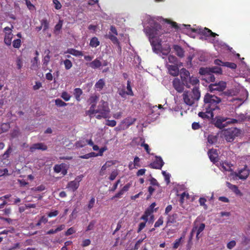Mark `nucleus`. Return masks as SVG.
<instances>
[{
  "mask_svg": "<svg viewBox=\"0 0 250 250\" xmlns=\"http://www.w3.org/2000/svg\"><path fill=\"white\" fill-rule=\"evenodd\" d=\"M145 30L149 37L153 51L157 53L161 52L163 55H167L170 52L171 48L169 44H166L164 47L162 46V40L159 38L163 33L160 24L156 23L155 27H147Z\"/></svg>",
  "mask_w": 250,
  "mask_h": 250,
  "instance_id": "f257e3e1",
  "label": "nucleus"
},
{
  "mask_svg": "<svg viewBox=\"0 0 250 250\" xmlns=\"http://www.w3.org/2000/svg\"><path fill=\"white\" fill-rule=\"evenodd\" d=\"M221 101V99L215 95L206 93L204 98L203 107L211 117H213V111L220 109L218 104Z\"/></svg>",
  "mask_w": 250,
  "mask_h": 250,
  "instance_id": "f03ea898",
  "label": "nucleus"
},
{
  "mask_svg": "<svg viewBox=\"0 0 250 250\" xmlns=\"http://www.w3.org/2000/svg\"><path fill=\"white\" fill-rule=\"evenodd\" d=\"M184 103L188 105H192L198 101L201 96L200 91L198 87H193L191 91H185L183 94Z\"/></svg>",
  "mask_w": 250,
  "mask_h": 250,
  "instance_id": "7ed1b4c3",
  "label": "nucleus"
},
{
  "mask_svg": "<svg viewBox=\"0 0 250 250\" xmlns=\"http://www.w3.org/2000/svg\"><path fill=\"white\" fill-rule=\"evenodd\" d=\"M97 110H98L99 114L96 116V119L100 120L102 118L106 119L108 118L110 109L107 102L102 100L99 103Z\"/></svg>",
  "mask_w": 250,
  "mask_h": 250,
  "instance_id": "20e7f679",
  "label": "nucleus"
},
{
  "mask_svg": "<svg viewBox=\"0 0 250 250\" xmlns=\"http://www.w3.org/2000/svg\"><path fill=\"white\" fill-rule=\"evenodd\" d=\"M214 125L219 129H223L228 125L238 123L236 119H230L223 116H217L214 120Z\"/></svg>",
  "mask_w": 250,
  "mask_h": 250,
  "instance_id": "39448f33",
  "label": "nucleus"
},
{
  "mask_svg": "<svg viewBox=\"0 0 250 250\" xmlns=\"http://www.w3.org/2000/svg\"><path fill=\"white\" fill-rule=\"evenodd\" d=\"M241 130L236 127L229 128L223 131L224 137L228 142H232L236 137L241 134Z\"/></svg>",
  "mask_w": 250,
  "mask_h": 250,
  "instance_id": "423d86ee",
  "label": "nucleus"
},
{
  "mask_svg": "<svg viewBox=\"0 0 250 250\" xmlns=\"http://www.w3.org/2000/svg\"><path fill=\"white\" fill-rule=\"evenodd\" d=\"M118 35V32L116 27L113 25H111L110 27V31L108 34L105 36V38L109 39L112 42L116 45L118 49L121 51V46L120 45V42L116 36Z\"/></svg>",
  "mask_w": 250,
  "mask_h": 250,
  "instance_id": "0eeeda50",
  "label": "nucleus"
},
{
  "mask_svg": "<svg viewBox=\"0 0 250 250\" xmlns=\"http://www.w3.org/2000/svg\"><path fill=\"white\" fill-rule=\"evenodd\" d=\"M181 80L187 88H190L191 85L194 86V87L198 88V86L199 85V80L195 77H189V78L187 80L186 77L182 76Z\"/></svg>",
  "mask_w": 250,
  "mask_h": 250,
  "instance_id": "6e6552de",
  "label": "nucleus"
},
{
  "mask_svg": "<svg viewBox=\"0 0 250 250\" xmlns=\"http://www.w3.org/2000/svg\"><path fill=\"white\" fill-rule=\"evenodd\" d=\"M83 175L81 174L77 176L75 180L68 183L67 185V188L72 190L75 191L79 187L80 182L82 180Z\"/></svg>",
  "mask_w": 250,
  "mask_h": 250,
  "instance_id": "1a4fd4ad",
  "label": "nucleus"
},
{
  "mask_svg": "<svg viewBox=\"0 0 250 250\" xmlns=\"http://www.w3.org/2000/svg\"><path fill=\"white\" fill-rule=\"evenodd\" d=\"M192 32L198 33L206 37H215L217 35V34L212 32L211 30L206 27L203 29L201 28L192 29Z\"/></svg>",
  "mask_w": 250,
  "mask_h": 250,
  "instance_id": "9d476101",
  "label": "nucleus"
},
{
  "mask_svg": "<svg viewBox=\"0 0 250 250\" xmlns=\"http://www.w3.org/2000/svg\"><path fill=\"white\" fill-rule=\"evenodd\" d=\"M199 73L201 75H206L209 73L221 74L222 73V70L220 67H213L211 68L201 67L199 69Z\"/></svg>",
  "mask_w": 250,
  "mask_h": 250,
  "instance_id": "9b49d317",
  "label": "nucleus"
},
{
  "mask_svg": "<svg viewBox=\"0 0 250 250\" xmlns=\"http://www.w3.org/2000/svg\"><path fill=\"white\" fill-rule=\"evenodd\" d=\"M226 88V83L223 81H220L218 83H211L209 85L210 92L213 91H223Z\"/></svg>",
  "mask_w": 250,
  "mask_h": 250,
  "instance_id": "f8f14e48",
  "label": "nucleus"
},
{
  "mask_svg": "<svg viewBox=\"0 0 250 250\" xmlns=\"http://www.w3.org/2000/svg\"><path fill=\"white\" fill-rule=\"evenodd\" d=\"M172 85L174 89L178 93H182L184 89V85L183 82L178 78H175L172 81Z\"/></svg>",
  "mask_w": 250,
  "mask_h": 250,
  "instance_id": "ddd939ff",
  "label": "nucleus"
},
{
  "mask_svg": "<svg viewBox=\"0 0 250 250\" xmlns=\"http://www.w3.org/2000/svg\"><path fill=\"white\" fill-rule=\"evenodd\" d=\"M155 160L149 165L150 167L154 169H161L164 165L162 158L160 156H156Z\"/></svg>",
  "mask_w": 250,
  "mask_h": 250,
  "instance_id": "4468645a",
  "label": "nucleus"
},
{
  "mask_svg": "<svg viewBox=\"0 0 250 250\" xmlns=\"http://www.w3.org/2000/svg\"><path fill=\"white\" fill-rule=\"evenodd\" d=\"M214 63L217 65L226 66L232 69H235L237 67V65L234 62H224L219 59L215 60Z\"/></svg>",
  "mask_w": 250,
  "mask_h": 250,
  "instance_id": "2eb2a0df",
  "label": "nucleus"
},
{
  "mask_svg": "<svg viewBox=\"0 0 250 250\" xmlns=\"http://www.w3.org/2000/svg\"><path fill=\"white\" fill-rule=\"evenodd\" d=\"M47 149V146L45 145L42 143H39L33 144L30 147V151L31 152H34L36 149L46 150Z\"/></svg>",
  "mask_w": 250,
  "mask_h": 250,
  "instance_id": "dca6fc26",
  "label": "nucleus"
},
{
  "mask_svg": "<svg viewBox=\"0 0 250 250\" xmlns=\"http://www.w3.org/2000/svg\"><path fill=\"white\" fill-rule=\"evenodd\" d=\"M208 155L210 160L213 163L218 161V153L215 149H210L208 151Z\"/></svg>",
  "mask_w": 250,
  "mask_h": 250,
  "instance_id": "f3484780",
  "label": "nucleus"
},
{
  "mask_svg": "<svg viewBox=\"0 0 250 250\" xmlns=\"http://www.w3.org/2000/svg\"><path fill=\"white\" fill-rule=\"evenodd\" d=\"M13 38V34L12 32H5L4 37V42L7 46H10L12 43V40Z\"/></svg>",
  "mask_w": 250,
  "mask_h": 250,
  "instance_id": "a211bd4d",
  "label": "nucleus"
},
{
  "mask_svg": "<svg viewBox=\"0 0 250 250\" xmlns=\"http://www.w3.org/2000/svg\"><path fill=\"white\" fill-rule=\"evenodd\" d=\"M173 48L178 57L180 58L184 57L185 51L181 46L178 45H174L173 46Z\"/></svg>",
  "mask_w": 250,
  "mask_h": 250,
  "instance_id": "6ab92c4d",
  "label": "nucleus"
},
{
  "mask_svg": "<svg viewBox=\"0 0 250 250\" xmlns=\"http://www.w3.org/2000/svg\"><path fill=\"white\" fill-rule=\"evenodd\" d=\"M168 70L169 74L173 76H177L179 74V68L176 65H169L168 67Z\"/></svg>",
  "mask_w": 250,
  "mask_h": 250,
  "instance_id": "aec40b11",
  "label": "nucleus"
},
{
  "mask_svg": "<svg viewBox=\"0 0 250 250\" xmlns=\"http://www.w3.org/2000/svg\"><path fill=\"white\" fill-rule=\"evenodd\" d=\"M227 185L229 189H230L233 192H234L235 194L239 196L242 195V193L236 185H232L229 182L227 183Z\"/></svg>",
  "mask_w": 250,
  "mask_h": 250,
  "instance_id": "412c9836",
  "label": "nucleus"
},
{
  "mask_svg": "<svg viewBox=\"0 0 250 250\" xmlns=\"http://www.w3.org/2000/svg\"><path fill=\"white\" fill-rule=\"evenodd\" d=\"M63 24V20H59L57 24L54 27V33L56 35H58L60 33V31L62 28Z\"/></svg>",
  "mask_w": 250,
  "mask_h": 250,
  "instance_id": "4be33fe9",
  "label": "nucleus"
},
{
  "mask_svg": "<svg viewBox=\"0 0 250 250\" xmlns=\"http://www.w3.org/2000/svg\"><path fill=\"white\" fill-rule=\"evenodd\" d=\"M64 53H69L76 57L83 56V53L81 51H80L73 48H68L64 52Z\"/></svg>",
  "mask_w": 250,
  "mask_h": 250,
  "instance_id": "5701e85b",
  "label": "nucleus"
},
{
  "mask_svg": "<svg viewBox=\"0 0 250 250\" xmlns=\"http://www.w3.org/2000/svg\"><path fill=\"white\" fill-rule=\"evenodd\" d=\"M40 22L43 28V32H45L49 27V22L46 18L42 19Z\"/></svg>",
  "mask_w": 250,
  "mask_h": 250,
  "instance_id": "b1692460",
  "label": "nucleus"
},
{
  "mask_svg": "<svg viewBox=\"0 0 250 250\" xmlns=\"http://www.w3.org/2000/svg\"><path fill=\"white\" fill-rule=\"evenodd\" d=\"M105 85V82L104 79H101L99 80H98V82H96V83L95 84V87L97 89L98 91H100Z\"/></svg>",
  "mask_w": 250,
  "mask_h": 250,
  "instance_id": "393cba45",
  "label": "nucleus"
},
{
  "mask_svg": "<svg viewBox=\"0 0 250 250\" xmlns=\"http://www.w3.org/2000/svg\"><path fill=\"white\" fill-rule=\"evenodd\" d=\"M83 94L82 90L80 88H76L74 90V95L75 99L78 102L81 101L80 97Z\"/></svg>",
  "mask_w": 250,
  "mask_h": 250,
  "instance_id": "a878e982",
  "label": "nucleus"
},
{
  "mask_svg": "<svg viewBox=\"0 0 250 250\" xmlns=\"http://www.w3.org/2000/svg\"><path fill=\"white\" fill-rule=\"evenodd\" d=\"M166 22H167L168 24H170L171 27L174 28L175 30L177 31L182 30L181 25L180 26H179L178 24L175 21H171L170 20L166 19Z\"/></svg>",
  "mask_w": 250,
  "mask_h": 250,
  "instance_id": "bb28decb",
  "label": "nucleus"
},
{
  "mask_svg": "<svg viewBox=\"0 0 250 250\" xmlns=\"http://www.w3.org/2000/svg\"><path fill=\"white\" fill-rule=\"evenodd\" d=\"M102 65L101 61L97 59H96L91 62L90 63L89 66L93 69L99 68Z\"/></svg>",
  "mask_w": 250,
  "mask_h": 250,
  "instance_id": "cd10ccee",
  "label": "nucleus"
},
{
  "mask_svg": "<svg viewBox=\"0 0 250 250\" xmlns=\"http://www.w3.org/2000/svg\"><path fill=\"white\" fill-rule=\"evenodd\" d=\"M100 45V42L98 39L96 37H93L90 41L89 45L92 47H97Z\"/></svg>",
  "mask_w": 250,
  "mask_h": 250,
  "instance_id": "c85d7f7f",
  "label": "nucleus"
},
{
  "mask_svg": "<svg viewBox=\"0 0 250 250\" xmlns=\"http://www.w3.org/2000/svg\"><path fill=\"white\" fill-rule=\"evenodd\" d=\"M218 136L212 134H210L208 136V143L211 145L214 144L217 142Z\"/></svg>",
  "mask_w": 250,
  "mask_h": 250,
  "instance_id": "c756f323",
  "label": "nucleus"
},
{
  "mask_svg": "<svg viewBox=\"0 0 250 250\" xmlns=\"http://www.w3.org/2000/svg\"><path fill=\"white\" fill-rule=\"evenodd\" d=\"M10 127V123H4L0 125V130L1 133L7 131Z\"/></svg>",
  "mask_w": 250,
  "mask_h": 250,
  "instance_id": "7c9ffc66",
  "label": "nucleus"
},
{
  "mask_svg": "<svg viewBox=\"0 0 250 250\" xmlns=\"http://www.w3.org/2000/svg\"><path fill=\"white\" fill-rule=\"evenodd\" d=\"M220 167L225 171H229L231 168L230 164L226 162H222V163H220Z\"/></svg>",
  "mask_w": 250,
  "mask_h": 250,
  "instance_id": "2f4dec72",
  "label": "nucleus"
},
{
  "mask_svg": "<svg viewBox=\"0 0 250 250\" xmlns=\"http://www.w3.org/2000/svg\"><path fill=\"white\" fill-rule=\"evenodd\" d=\"M198 116L204 119H209L210 118H212L213 117H211L210 115L208 114L206 111L205 112H200L198 113Z\"/></svg>",
  "mask_w": 250,
  "mask_h": 250,
  "instance_id": "473e14b6",
  "label": "nucleus"
},
{
  "mask_svg": "<svg viewBox=\"0 0 250 250\" xmlns=\"http://www.w3.org/2000/svg\"><path fill=\"white\" fill-rule=\"evenodd\" d=\"M99 98V96L96 95H92L89 98L88 102L89 103V104H97Z\"/></svg>",
  "mask_w": 250,
  "mask_h": 250,
  "instance_id": "72a5a7b5",
  "label": "nucleus"
},
{
  "mask_svg": "<svg viewBox=\"0 0 250 250\" xmlns=\"http://www.w3.org/2000/svg\"><path fill=\"white\" fill-rule=\"evenodd\" d=\"M118 174L119 172L118 170L114 169L111 172L109 177H108V179L110 181H113L116 179Z\"/></svg>",
  "mask_w": 250,
  "mask_h": 250,
  "instance_id": "f704fd0d",
  "label": "nucleus"
},
{
  "mask_svg": "<svg viewBox=\"0 0 250 250\" xmlns=\"http://www.w3.org/2000/svg\"><path fill=\"white\" fill-rule=\"evenodd\" d=\"M86 145V142H85V140H80L79 141L76 142L75 144V146L77 148L83 147Z\"/></svg>",
  "mask_w": 250,
  "mask_h": 250,
  "instance_id": "c9c22d12",
  "label": "nucleus"
},
{
  "mask_svg": "<svg viewBox=\"0 0 250 250\" xmlns=\"http://www.w3.org/2000/svg\"><path fill=\"white\" fill-rule=\"evenodd\" d=\"M63 64L64 65V67L66 70L70 69L72 66V62L68 59H66L63 61Z\"/></svg>",
  "mask_w": 250,
  "mask_h": 250,
  "instance_id": "e433bc0d",
  "label": "nucleus"
},
{
  "mask_svg": "<svg viewBox=\"0 0 250 250\" xmlns=\"http://www.w3.org/2000/svg\"><path fill=\"white\" fill-rule=\"evenodd\" d=\"M205 75H206V79L207 80V81H208L209 82H214L215 81V78L214 75L212 74V73H207Z\"/></svg>",
  "mask_w": 250,
  "mask_h": 250,
  "instance_id": "4c0bfd02",
  "label": "nucleus"
},
{
  "mask_svg": "<svg viewBox=\"0 0 250 250\" xmlns=\"http://www.w3.org/2000/svg\"><path fill=\"white\" fill-rule=\"evenodd\" d=\"M130 84H131L130 81L128 80L127 82V86H126V88L127 90V91H126L127 95H130V96H133V92L132 90V88H131Z\"/></svg>",
  "mask_w": 250,
  "mask_h": 250,
  "instance_id": "58836bf2",
  "label": "nucleus"
},
{
  "mask_svg": "<svg viewBox=\"0 0 250 250\" xmlns=\"http://www.w3.org/2000/svg\"><path fill=\"white\" fill-rule=\"evenodd\" d=\"M136 120L135 118H127L125 120L124 123L126 124L128 126L132 125L136 121Z\"/></svg>",
  "mask_w": 250,
  "mask_h": 250,
  "instance_id": "ea45409f",
  "label": "nucleus"
},
{
  "mask_svg": "<svg viewBox=\"0 0 250 250\" xmlns=\"http://www.w3.org/2000/svg\"><path fill=\"white\" fill-rule=\"evenodd\" d=\"M12 43L13 46L15 48L19 49L21 46V40L20 39L14 40Z\"/></svg>",
  "mask_w": 250,
  "mask_h": 250,
  "instance_id": "a19ab883",
  "label": "nucleus"
},
{
  "mask_svg": "<svg viewBox=\"0 0 250 250\" xmlns=\"http://www.w3.org/2000/svg\"><path fill=\"white\" fill-rule=\"evenodd\" d=\"M153 211L152 210H150V209L147 208L144 214L141 217L140 219H147L148 216H150L151 214L153 213Z\"/></svg>",
  "mask_w": 250,
  "mask_h": 250,
  "instance_id": "79ce46f5",
  "label": "nucleus"
},
{
  "mask_svg": "<svg viewBox=\"0 0 250 250\" xmlns=\"http://www.w3.org/2000/svg\"><path fill=\"white\" fill-rule=\"evenodd\" d=\"M47 54L44 57L42 62H43V64L47 65L48 64V63L49 62L50 59V56L49 55L50 51L49 50H47Z\"/></svg>",
  "mask_w": 250,
  "mask_h": 250,
  "instance_id": "37998d69",
  "label": "nucleus"
},
{
  "mask_svg": "<svg viewBox=\"0 0 250 250\" xmlns=\"http://www.w3.org/2000/svg\"><path fill=\"white\" fill-rule=\"evenodd\" d=\"M38 57L37 56L34 58L33 60L31 61V68L36 69L38 67Z\"/></svg>",
  "mask_w": 250,
  "mask_h": 250,
  "instance_id": "c03bdc74",
  "label": "nucleus"
},
{
  "mask_svg": "<svg viewBox=\"0 0 250 250\" xmlns=\"http://www.w3.org/2000/svg\"><path fill=\"white\" fill-rule=\"evenodd\" d=\"M55 104L59 107H62L67 105V104L65 103L62 100L57 99L55 100Z\"/></svg>",
  "mask_w": 250,
  "mask_h": 250,
  "instance_id": "a18cd8bd",
  "label": "nucleus"
},
{
  "mask_svg": "<svg viewBox=\"0 0 250 250\" xmlns=\"http://www.w3.org/2000/svg\"><path fill=\"white\" fill-rule=\"evenodd\" d=\"M182 76L186 77L187 80L189 78V77H190L189 71L186 70L185 68H183L181 69V77Z\"/></svg>",
  "mask_w": 250,
  "mask_h": 250,
  "instance_id": "49530a36",
  "label": "nucleus"
},
{
  "mask_svg": "<svg viewBox=\"0 0 250 250\" xmlns=\"http://www.w3.org/2000/svg\"><path fill=\"white\" fill-rule=\"evenodd\" d=\"M168 62L171 63L175 64L177 62V58L173 55H170L168 56Z\"/></svg>",
  "mask_w": 250,
  "mask_h": 250,
  "instance_id": "de8ad7c7",
  "label": "nucleus"
},
{
  "mask_svg": "<svg viewBox=\"0 0 250 250\" xmlns=\"http://www.w3.org/2000/svg\"><path fill=\"white\" fill-rule=\"evenodd\" d=\"M184 237V235L181 236L180 238L176 240L175 243L173 244V248L174 249H177L180 246L181 240Z\"/></svg>",
  "mask_w": 250,
  "mask_h": 250,
  "instance_id": "09e8293b",
  "label": "nucleus"
},
{
  "mask_svg": "<svg viewBox=\"0 0 250 250\" xmlns=\"http://www.w3.org/2000/svg\"><path fill=\"white\" fill-rule=\"evenodd\" d=\"M197 229V228L196 227H194L192 229V231L190 232V236H189V240H188V246L189 247H191V245L192 244L191 240H192L193 236V233H194V231H195V230L196 229Z\"/></svg>",
  "mask_w": 250,
  "mask_h": 250,
  "instance_id": "8fccbe9b",
  "label": "nucleus"
},
{
  "mask_svg": "<svg viewBox=\"0 0 250 250\" xmlns=\"http://www.w3.org/2000/svg\"><path fill=\"white\" fill-rule=\"evenodd\" d=\"M61 97L65 101H68L71 98V96L67 92L64 91L62 93Z\"/></svg>",
  "mask_w": 250,
  "mask_h": 250,
  "instance_id": "3c124183",
  "label": "nucleus"
},
{
  "mask_svg": "<svg viewBox=\"0 0 250 250\" xmlns=\"http://www.w3.org/2000/svg\"><path fill=\"white\" fill-rule=\"evenodd\" d=\"M140 159L138 157H137V156L135 157V158L134 159V162H133L134 167L136 168V167H141V165L140 164Z\"/></svg>",
  "mask_w": 250,
  "mask_h": 250,
  "instance_id": "603ef678",
  "label": "nucleus"
},
{
  "mask_svg": "<svg viewBox=\"0 0 250 250\" xmlns=\"http://www.w3.org/2000/svg\"><path fill=\"white\" fill-rule=\"evenodd\" d=\"M95 201V199L94 197H92L87 205V208L89 210L91 209L94 207Z\"/></svg>",
  "mask_w": 250,
  "mask_h": 250,
  "instance_id": "864d4df0",
  "label": "nucleus"
},
{
  "mask_svg": "<svg viewBox=\"0 0 250 250\" xmlns=\"http://www.w3.org/2000/svg\"><path fill=\"white\" fill-rule=\"evenodd\" d=\"M141 146L144 147L147 154H150V149L148 144L145 143V141L141 144Z\"/></svg>",
  "mask_w": 250,
  "mask_h": 250,
  "instance_id": "5fc2aeb1",
  "label": "nucleus"
},
{
  "mask_svg": "<svg viewBox=\"0 0 250 250\" xmlns=\"http://www.w3.org/2000/svg\"><path fill=\"white\" fill-rule=\"evenodd\" d=\"M59 214V211L56 210H53L50 211L47 215L49 217H54L56 216Z\"/></svg>",
  "mask_w": 250,
  "mask_h": 250,
  "instance_id": "6e6d98bb",
  "label": "nucleus"
},
{
  "mask_svg": "<svg viewBox=\"0 0 250 250\" xmlns=\"http://www.w3.org/2000/svg\"><path fill=\"white\" fill-rule=\"evenodd\" d=\"M237 118H238V119L236 120L238 121V123L244 121L246 119V116L244 114H240L238 115Z\"/></svg>",
  "mask_w": 250,
  "mask_h": 250,
  "instance_id": "4d7b16f0",
  "label": "nucleus"
},
{
  "mask_svg": "<svg viewBox=\"0 0 250 250\" xmlns=\"http://www.w3.org/2000/svg\"><path fill=\"white\" fill-rule=\"evenodd\" d=\"M25 1L26 5L29 10H32L35 9L34 5L31 3L30 0H25Z\"/></svg>",
  "mask_w": 250,
  "mask_h": 250,
  "instance_id": "13d9d810",
  "label": "nucleus"
},
{
  "mask_svg": "<svg viewBox=\"0 0 250 250\" xmlns=\"http://www.w3.org/2000/svg\"><path fill=\"white\" fill-rule=\"evenodd\" d=\"M11 151H12V148L10 146H9V147L6 150V151L3 154V158L6 159V158H8L9 156V154L11 152Z\"/></svg>",
  "mask_w": 250,
  "mask_h": 250,
  "instance_id": "bf43d9fd",
  "label": "nucleus"
},
{
  "mask_svg": "<svg viewBox=\"0 0 250 250\" xmlns=\"http://www.w3.org/2000/svg\"><path fill=\"white\" fill-rule=\"evenodd\" d=\"M105 124H106V125H107L108 126L114 127L116 125V122L113 120H107L106 121Z\"/></svg>",
  "mask_w": 250,
  "mask_h": 250,
  "instance_id": "052dcab7",
  "label": "nucleus"
},
{
  "mask_svg": "<svg viewBox=\"0 0 250 250\" xmlns=\"http://www.w3.org/2000/svg\"><path fill=\"white\" fill-rule=\"evenodd\" d=\"M53 2L54 4L55 5V9L59 10L61 8L62 5L58 0H53Z\"/></svg>",
  "mask_w": 250,
  "mask_h": 250,
  "instance_id": "680f3d73",
  "label": "nucleus"
},
{
  "mask_svg": "<svg viewBox=\"0 0 250 250\" xmlns=\"http://www.w3.org/2000/svg\"><path fill=\"white\" fill-rule=\"evenodd\" d=\"M86 113L87 115L91 116L96 113H98V110L89 108V109L86 111Z\"/></svg>",
  "mask_w": 250,
  "mask_h": 250,
  "instance_id": "e2e57ef3",
  "label": "nucleus"
},
{
  "mask_svg": "<svg viewBox=\"0 0 250 250\" xmlns=\"http://www.w3.org/2000/svg\"><path fill=\"white\" fill-rule=\"evenodd\" d=\"M124 194V192L121 189L118 193H117L114 196H113L111 200H113L115 198H119L122 195Z\"/></svg>",
  "mask_w": 250,
  "mask_h": 250,
  "instance_id": "0e129e2a",
  "label": "nucleus"
},
{
  "mask_svg": "<svg viewBox=\"0 0 250 250\" xmlns=\"http://www.w3.org/2000/svg\"><path fill=\"white\" fill-rule=\"evenodd\" d=\"M199 202L201 206H204L205 207V208H207V205L205 204V203L207 202V200L206 198L201 197L199 198Z\"/></svg>",
  "mask_w": 250,
  "mask_h": 250,
  "instance_id": "69168bd1",
  "label": "nucleus"
},
{
  "mask_svg": "<svg viewBox=\"0 0 250 250\" xmlns=\"http://www.w3.org/2000/svg\"><path fill=\"white\" fill-rule=\"evenodd\" d=\"M118 94L122 97H125V95H127L126 91H125V89L124 88L122 89H119L118 91Z\"/></svg>",
  "mask_w": 250,
  "mask_h": 250,
  "instance_id": "338daca9",
  "label": "nucleus"
},
{
  "mask_svg": "<svg viewBox=\"0 0 250 250\" xmlns=\"http://www.w3.org/2000/svg\"><path fill=\"white\" fill-rule=\"evenodd\" d=\"M95 224V221H91L90 222L89 224L88 225V226H87L86 231H89V230H92L94 227Z\"/></svg>",
  "mask_w": 250,
  "mask_h": 250,
  "instance_id": "774afa93",
  "label": "nucleus"
}]
</instances>
